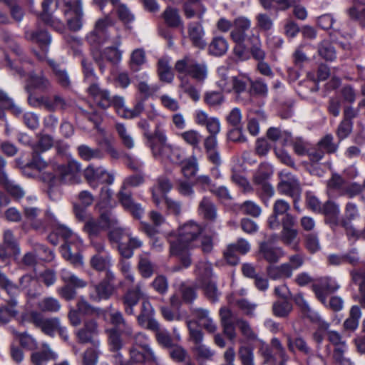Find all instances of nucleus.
<instances>
[{
    "label": "nucleus",
    "instance_id": "4be33fe9",
    "mask_svg": "<svg viewBox=\"0 0 365 365\" xmlns=\"http://www.w3.org/2000/svg\"><path fill=\"white\" fill-rule=\"evenodd\" d=\"M259 252L262 258L269 263L277 262L284 255L282 248L274 247L269 242H260Z\"/></svg>",
    "mask_w": 365,
    "mask_h": 365
},
{
    "label": "nucleus",
    "instance_id": "a878e982",
    "mask_svg": "<svg viewBox=\"0 0 365 365\" xmlns=\"http://www.w3.org/2000/svg\"><path fill=\"white\" fill-rule=\"evenodd\" d=\"M204 34V30L200 23L194 22L188 25V35L194 46L199 48L205 47L206 42L203 39Z\"/></svg>",
    "mask_w": 365,
    "mask_h": 365
},
{
    "label": "nucleus",
    "instance_id": "7ed1b4c3",
    "mask_svg": "<svg viewBox=\"0 0 365 365\" xmlns=\"http://www.w3.org/2000/svg\"><path fill=\"white\" fill-rule=\"evenodd\" d=\"M175 70L178 76H188L197 83H202L207 78L208 68L205 63L198 62L190 56H185L176 61Z\"/></svg>",
    "mask_w": 365,
    "mask_h": 365
},
{
    "label": "nucleus",
    "instance_id": "de8ad7c7",
    "mask_svg": "<svg viewBox=\"0 0 365 365\" xmlns=\"http://www.w3.org/2000/svg\"><path fill=\"white\" fill-rule=\"evenodd\" d=\"M238 210L244 215H250L253 217H258L262 212L259 205L252 200L245 201L238 205Z\"/></svg>",
    "mask_w": 365,
    "mask_h": 365
},
{
    "label": "nucleus",
    "instance_id": "49530a36",
    "mask_svg": "<svg viewBox=\"0 0 365 365\" xmlns=\"http://www.w3.org/2000/svg\"><path fill=\"white\" fill-rule=\"evenodd\" d=\"M326 335L327 340L329 342V344H327L325 348L327 355H331V346H333V349H335L346 344L341 334L336 331H327Z\"/></svg>",
    "mask_w": 365,
    "mask_h": 365
},
{
    "label": "nucleus",
    "instance_id": "4468645a",
    "mask_svg": "<svg viewBox=\"0 0 365 365\" xmlns=\"http://www.w3.org/2000/svg\"><path fill=\"white\" fill-rule=\"evenodd\" d=\"M112 24L113 21L108 16L98 19L96 22L93 30L86 37L88 43L92 46H98L102 43L104 32L108 26L112 25Z\"/></svg>",
    "mask_w": 365,
    "mask_h": 365
},
{
    "label": "nucleus",
    "instance_id": "864d4df0",
    "mask_svg": "<svg viewBox=\"0 0 365 365\" xmlns=\"http://www.w3.org/2000/svg\"><path fill=\"white\" fill-rule=\"evenodd\" d=\"M27 37L38 43L42 48H46L51 41V36L46 31H32L27 34Z\"/></svg>",
    "mask_w": 365,
    "mask_h": 365
},
{
    "label": "nucleus",
    "instance_id": "393cba45",
    "mask_svg": "<svg viewBox=\"0 0 365 365\" xmlns=\"http://www.w3.org/2000/svg\"><path fill=\"white\" fill-rule=\"evenodd\" d=\"M323 213L327 220L332 226H339L340 224L339 215L340 208L339 205L334 201L328 200L322 206L321 211Z\"/></svg>",
    "mask_w": 365,
    "mask_h": 365
},
{
    "label": "nucleus",
    "instance_id": "6e6552de",
    "mask_svg": "<svg viewBox=\"0 0 365 365\" xmlns=\"http://www.w3.org/2000/svg\"><path fill=\"white\" fill-rule=\"evenodd\" d=\"M83 176L93 188H96L98 182L110 185L114 181V177L112 174L108 173L102 167H95L93 165H89L83 171Z\"/></svg>",
    "mask_w": 365,
    "mask_h": 365
},
{
    "label": "nucleus",
    "instance_id": "6ab92c4d",
    "mask_svg": "<svg viewBox=\"0 0 365 365\" xmlns=\"http://www.w3.org/2000/svg\"><path fill=\"white\" fill-rule=\"evenodd\" d=\"M284 336L286 339L287 349L291 353L295 354L298 351L306 356L311 354V348L302 336H293L289 333H284Z\"/></svg>",
    "mask_w": 365,
    "mask_h": 365
},
{
    "label": "nucleus",
    "instance_id": "9d476101",
    "mask_svg": "<svg viewBox=\"0 0 365 365\" xmlns=\"http://www.w3.org/2000/svg\"><path fill=\"white\" fill-rule=\"evenodd\" d=\"M251 21L245 17H239L233 22V29L230 37L236 43H247L251 34H249Z\"/></svg>",
    "mask_w": 365,
    "mask_h": 365
},
{
    "label": "nucleus",
    "instance_id": "39448f33",
    "mask_svg": "<svg viewBox=\"0 0 365 365\" xmlns=\"http://www.w3.org/2000/svg\"><path fill=\"white\" fill-rule=\"evenodd\" d=\"M117 225V219L110 212H106L101 213L98 219L88 217L85 222L83 231L92 240L98 237L103 230Z\"/></svg>",
    "mask_w": 365,
    "mask_h": 365
},
{
    "label": "nucleus",
    "instance_id": "5701e85b",
    "mask_svg": "<svg viewBox=\"0 0 365 365\" xmlns=\"http://www.w3.org/2000/svg\"><path fill=\"white\" fill-rule=\"evenodd\" d=\"M98 324L94 319H88L84 322L83 327L80 329L76 336L78 341L82 344L92 342L93 338L98 334Z\"/></svg>",
    "mask_w": 365,
    "mask_h": 365
},
{
    "label": "nucleus",
    "instance_id": "9b49d317",
    "mask_svg": "<svg viewBox=\"0 0 365 365\" xmlns=\"http://www.w3.org/2000/svg\"><path fill=\"white\" fill-rule=\"evenodd\" d=\"M250 250V243L243 238H240L236 242L227 246L224 252V257L227 263L235 265L239 262L237 253L245 255Z\"/></svg>",
    "mask_w": 365,
    "mask_h": 365
},
{
    "label": "nucleus",
    "instance_id": "ea45409f",
    "mask_svg": "<svg viewBox=\"0 0 365 365\" xmlns=\"http://www.w3.org/2000/svg\"><path fill=\"white\" fill-rule=\"evenodd\" d=\"M199 287L203 290L205 297L212 302L218 301L221 294L217 288L216 282L213 279L199 284Z\"/></svg>",
    "mask_w": 365,
    "mask_h": 365
},
{
    "label": "nucleus",
    "instance_id": "774afa93",
    "mask_svg": "<svg viewBox=\"0 0 365 365\" xmlns=\"http://www.w3.org/2000/svg\"><path fill=\"white\" fill-rule=\"evenodd\" d=\"M138 91L142 96V101L148 99L149 97L155 94L158 90L156 86L149 85L145 81H140L137 86Z\"/></svg>",
    "mask_w": 365,
    "mask_h": 365
},
{
    "label": "nucleus",
    "instance_id": "f704fd0d",
    "mask_svg": "<svg viewBox=\"0 0 365 365\" xmlns=\"http://www.w3.org/2000/svg\"><path fill=\"white\" fill-rule=\"evenodd\" d=\"M229 44L226 38L216 36L212 38L208 46L210 54L220 56L224 55L228 50Z\"/></svg>",
    "mask_w": 365,
    "mask_h": 365
},
{
    "label": "nucleus",
    "instance_id": "cd10ccee",
    "mask_svg": "<svg viewBox=\"0 0 365 365\" xmlns=\"http://www.w3.org/2000/svg\"><path fill=\"white\" fill-rule=\"evenodd\" d=\"M195 274L198 285L213 279L212 265L207 262H198L195 265Z\"/></svg>",
    "mask_w": 365,
    "mask_h": 365
},
{
    "label": "nucleus",
    "instance_id": "6e6d98bb",
    "mask_svg": "<svg viewBox=\"0 0 365 365\" xmlns=\"http://www.w3.org/2000/svg\"><path fill=\"white\" fill-rule=\"evenodd\" d=\"M115 226L116 225L110 228V230L108 233V237L111 243L118 244V247L120 244L123 243L122 240L124 237H127L129 233L126 231L125 229Z\"/></svg>",
    "mask_w": 365,
    "mask_h": 365
},
{
    "label": "nucleus",
    "instance_id": "0e129e2a",
    "mask_svg": "<svg viewBox=\"0 0 365 365\" xmlns=\"http://www.w3.org/2000/svg\"><path fill=\"white\" fill-rule=\"evenodd\" d=\"M154 314V309L148 300H144L141 304V312L138 316V322L140 326H145L146 320L148 318L153 317Z\"/></svg>",
    "mask_w": 365,
    "mask_h": 365
},
{
    "label": "nucleus",
    "instance_id": "a18cd8bd",
    "mask_svg": "<svg viewBox=\"0 0 365 365\" xmlns=\"http://www.w3.org/2000/svg\"><path fill=\"white\" fill-rule=\"evenodd\" d=\"M178 78L180 81L179 86L182 89L184 93L187 94L192 101L195 102L199 101L200 93L196 87L190 82L189 79L185 76H178Z\"/></svg>",
    "mask_w": 365,
    "mask_h": 365
},
{
    "label": "nucleus",
    "instance_id": "20e7f679",
    "mask_svg": "<svg viewBox=\"0 0 365 365\" xmlns=\"http://www.w3.org/2000/svg\"><path fill=\"white\" fill-rule=\"evenodd\" d=\"M54 234L61 237L64 240V243L61 247L63 257L74 264H81L83 263L82 257L79 255L78 249L73 251V248L76 247L78 241L76 235L63 225L57 226Z\"/></svg>",
    "mask_w": 365,
    "mask_h": 365
},
{
    "label": "nucleus",
    "instance_id": "2eb2a0df",
    "mask_svg": "<svg viewBox=\"0 0 365 365\" xmlns=\"http://www.w3.org/2000/svg\"><path fill=\"white\" fill-rule=\"evenodd\" d=\"M54 0H43L42 12L40 14V19L44 22L45 24L51 27L56 31L63 32L65 30V24L63 21L53 16L50 12V5Z\"/></svg>",
    "mask_w": 365,
    "mask_h": 365
},
{
    "label": "nucleus",
    "instance_id": "680f3d73",
    "mask_svg": "<svg viewBox=\"0 0 365 365\" xmlns=\"http://www.w3.org/2000/svg\"><path fill=\"white\" fill-rule=\"evenodd\" d=\"M182 139L193 148L199 146L202 136L197 130H189L180 134Z\"/></svg>",
    "mask_w": 365,
    "mask_h": 365
},
{
    "label": "nucleus",
    "instance_id": "603ef678",
    "mask_svg": "<svg viewBox=\"0 0 365 365\" xmlns=\"http://www.w3.org/2000/svg\"><path fill=\"white\" fill-rule=\"evenodd\" d=\"M48 63L52 67L58 83L63 87H68L71 84V81L67 72L53 61H49Z\"/></svg>",
    "mask_w": 365,
    "mask_h": 365
},
{
    "label": "nucleus",
    "instance_id": "338daca9",
    "mask_svg": "<svg viewBox=\"0 0 365 365\" xmlns=\"http://www.w3.org/2000/svg\"><path fill=\"white\" fill-rule=\"evenodd\" d=\"M192 351L195 353L197 359H202L204 360H211L215 355V351L202 343L197 346H194Z\"/></svg>",
    "mask_w": 365,
    "mask_h": 365
},
{
    "label": "nucleus",
    "instance_id": "bb28decb",
    "mask_svg": "<svg viewBox=\"0 0 365 365\" xmlns=\"http://www.w3.org/2000/svg\"><path fill=\"white\" fill-rule=\"evenodd\" d=\"M183 11L185 17L187 19L197 16L201 20L206 11V9L200 4V0H187L183 4Z\"/></svg>",
    "mask_w": 365,
    "mask_h": 365
},
{
    "label": "nucleus",
    "instance_id": "2f4dec72",
    "mask_svg": "<svg viewBox=\"0 0 365 365\" xmlns=\"http://www.w3.org/2000/svg\"><path fill=\"white\" fill-rule=\"evenodd\" d=\"M198 211L206 220H215L217 217L216 206L209 197H205L200 202Z\"/></svg>",
    "mask_w": 365,
    "mask_h": 365
},
{
    "label": "nucleus",
    "instance_id": "5fc2aeb1",
    "mask_svg": "<svg viewBox=\"0 0 365 365\" xmlns=\"http://www.w3.org/2000/svg\"><path fill=\"white\" fill-rule=\"evenodd\" d=\"M292 310V306L287 301H277L272 305L273 314L277 317H286Z\"/></svg>",
    "mask_w": 365,
    "mask_h": 365
},
{
    "label": "nucleus",
    "instance_id": "f03ea898",
    "mask_svg": "<svg viewBox=\"0 0 365 365\" xmlns=\"http://www.w3.org/2000/svg\"><path fill=\"white\" fill-rule=\"evenodd\" d=\"M130 359L135 363L153 364L158 365V359L148 344V336L141 332L134 334L130 339Z\"/></svg>",
    "mask_w": 365,
    "mask_h": 365
},
{
    "label": "nucleus",
    "instance_id": "09e8293b",
    "mask_svg": "<svg viewBox=\"0 0 365 365\" xmlns=\"http://www.w3.org/2000/svg\"><path fill=\"white\" fill-rule=\"evenodd\" d=\"M238 357L242 365H255L253 349L247 345L239 347Z\"/></svg>",
    "mask_w": 365,
    "mask_h": 365
},
{
    "label": "nucleus",
    "instance_id": "c756f323",
    "mask_svg": "<svg viewBox=\"0 0 365 365\" xmlns=\"http://www.w3.org/2000/svg\"><path fill=\"white\" fill-rule=\"evenodd\" d=\"M268 277L274 280L290 278L292 276L290 266L283 263L278 266L269 265L267 268Z\"/></svg>",
    "mask_w": 365,
    "mask_h": 365
},
{
    "label": "nucleus",
    "instance_id": "79ce46f5",
    "mask_svg": "<svg viewBox=\"0 0 365 365\" xmlns=\"http://www.w3.org/2000/svg\"><path fill=\"white\" fill-rule=\"evenodd\" d=\"M359 215L357 205L355 203L349 202L345 205L344 215L341 218L340 224H344V225L351 224L352 221L359 218Z\"/></svg>",
    "mask_w": 365,
    "mask_h": 365
},
{
    "label": "nucleus",
    "instance_id": "a211bd4d",
    "mask_svg": "<svg viewBox=\"0 0 365 365\" xmlns=\"http://www.w3.org/2000/svg\"><path fill=\"white\" fill-rule=\"evenodd\" d=\"M339 288V286L334 281L329 278H322L317 282L313 284V290L317 297L325 304L327 296Z\"/></svg>",
    "mask_w": 365,
    "mask_h": 365
},
{
    "label": "nucleus",
    "instance_id": "e2e57ef3",
    "mask_svg": "<svg viewBox=\"0 0 365 365\" xmlns=\"http://www.w3.org/2000/svg\"><path fill=\"white\" fill-rule=\"evenodd\" d=\"M61 278L65 284H68L75 289L76 288H83L87 285L85 280L69 272H63Z\"/></svg>",
    "mask_w": 365,
    "mask_h": 365
},
{
    "label": "nucleus",
    "instance_id": "473e14b6",
    "mask_svg": "<svg viewBox=\"0 0 365 365\" xmlns=\"http://www.w3.org/2000/svg\"><path fill=\"white\" fill-rule=\"evenodd\" d=\"M181 173L187 179L194 177L198 170L197 159L195 156H190L186 159H181L180 163Z\"/></svg>",
    "mask_w": 365,
    "mask_h": 365
},
{
    "label": "nucleus",
    "instance_id": "58836bf2",
    "mask_svg": "<svg viewBox=\"0 0 365 365\" xmlns=\"http://www.w3.org/2000/svg\"><path fill=\"white\" fill-rule=\"evenodd\" d=\"M78 154L81 159L89 161L93 159H101L103 153L99 148H92L86 145H81L77 148Z\"/></svg>",
    "mask_w": 365,
    "mask_h": 365
},
{
    "label": "nucleus",
    "instance_id": "c9c22d12",
    "mask_svg": "<svg viewBox=\"0 0 365 365\" xmlns=\"http://www.w3.org/2000/svg\"><path fill=\"white\" fill-rule=\"evenodd\" d=\"M37 308L41 312L56 313L61 309V304L57 299L46 297L38 301Z\"/></svg>",
    "mask_w": 365,
    "mask_h": 365
},
{
    "label": "nucleus",
    "instance_id": "aec40b11",
    "mask_svg": "<svg viewBox=\"0 0 365 365\" xmlns=\"http://www.w3.org/2000/svg\"><path fill=\"white\" fill-rule=\"evenodd\" d=\"M172 187V183L166 177H160L157 179L156 184L150 189L152 199L156 206H159L161 199H164V196H167L166 194Z\"/></svg>",
    "mask_w": 365,
    "mask_h": 365
},
{
    "label": "nucleus",
    "instance_id": "bf43d9fd",
    "mask_svg": "<svg viewBox=\"0 0 365 365\" xmlns=\"http://www.w3.org/2000/svg\"><path fill=\"white\" fill-rule=\"evenodd\" d=\"M318 53L326 61H333L336 58L335 49L327 41H324L319 44Z\"/></svg>",
    "mask_w": 365,
    "mask_h": 365
},
{
    "label": "nucleus",
    "instance_id": "f257e3e1",
    "mask_svg": "<svg viewBox=\"0 0 365 365\" xmlns=\"http://www.w3.org/2000/svg\"><path fill=\"white\" fill-rule=\"evenodd\" d=\"M203 229L199 224L189 221L180 226L176 234L171 233L168 236L170 254L177 257L182 265L174 266L173 272L180 271L182 267L187 268L192 264L189 250L192 248L194 243L201 235Z\"/></svg>",
    "mask_w": 365,
    "mask_h": 365
},
{
    "label": "nucleus",
    "instance_id": "13d9d810",
    "mask_svg": "<svg viewBox=\"0 0 365 365\" xmlns=\"http://www.w3.org/2000/svg\"><path fill=\"white\" fill-rule=\"evenodd\" d=\"M324 153H334L339 147V145L334 142V137L331 134H327L317 143Z\"/></svg>",
    "mask_w": 365,
    "mask_h": 365
},
{
    "label": "nucleus",
    "instance_id": "b1692460",
    "mask_svg": "<svg viewBox=\"0 0 365 365\" xmlns=\"http://www.w3.org/2000/svg\"><path fill=\"white\" fill-rule=\"evenodd\" d=\"M120 45V38L118 36L113 46H108L102 51L101 58L113 65L118 64L122 58V51L118 48Z\"/></svg>",
    "mask_w": 365,
    "mask_h": 365
},
{
    "label": "nucleus",
    "instance_id": "e433bc0d",
    "mask_svg": "<svg viewBox=\"0 0 365 365\" xmlns=\"http://www.w3.org/2000/svg\"><path fill=\"white\" fill-rule=\"evenodd\" d=\"M146 62V53L143 48L133 50L130 56L129 67L133 72H138Z\"/></svg>",
    "mask_w": 365,
    "mask_h": 365
},
{
    "label": "nucleus",
    "instance_id": "72a5a7b5",
    "mask_svg": "<svg viewBox=\"0 0 365 365\" xmlns=\"http://www.w3.org/2000/svg\"><path fill=\"white\" fill-rule=\"evenodd\" d=\"M246 45L250 48L252 57L257 61H262L265 58V52L262 49V43L259 35L251 34Z\"/></svg>",
    "mask_w": 365,
    "mask_h": 365
},
{
    "label": "nucleus",
    "instance_id": "ddd939ff",
    "mask_svg": "<svg viewBox=\"0 0 365 365\" xmlns=\"http://www.w3.org/2000/svg\"><path fill=\"white\" fill-rule=\"evenodd\" d=\"M52 88L51 81L42 73H30L26 81L25 90L27 93H34V90L48 92Z\"/></svg>",
    "mask_w": 365,
    "mask_h": 365
},
{
    "label": "nucleus",
    "instance_id": "412c9836",
    "mask_svg": "<svg viewBox=\"0 0 365 365\" xmlns=\"http://www.w3.org/2000/svg\"><path fill=\"white\" fill-rule=\"evenodd\" d=\"M113 279V275L111 273L108 274L106 279L95 286L96 294H91V298L93 300L108 299L115 289L113 284L110 282Z\"/></svg>",
    "mask_w": 365,
    "mask_h": 365
},
{
    "label": "nucleus",
    "instance_id": "37998d69",
    "mask_svg": "<svg viewBox=\"0 0 365 365\" xmlns=\"http://www.w3.org/2000/svg\"><path fill=\"white\" fill-rule=\"evenodd\" d=\"M68 106L69 104L65 98L58 94H56L48 96L46 110L50 112H54L57 110H64Z\"/></svg>",
    "mask_w": 365,
    "mask_h": 365
},
{
    "label": "nucleus",
    "instance_id": "69168bd1",
    "mask_svg": "<svg viewBox=\"0 0 365 365\" xmlns=\"http://www.w3.org/2000/svg\"><path fill=\"white\" fill-rule=\"evenodd\" d=\"M179 292L183 302L185 303H192L197 298L196 289L185 283L180 285Z\"/></svg>",
    "mask_w": 365,
    "mask_h": 365
},
{
    "label": "nucleus",
    "instance_id": "c85d7f7f",
    "mask_svg": "<svg viewBox=\"0 0 365 365\" xmlns=\"http://www.w3.org/2000/svg\"><path fill=\"white\" fill-rule=\"evenodd\" d=\"M127 238L128 242L120 244L118 251L123 257L129 259L133 255V250L140 248L143 245V242L139 238L133 237L130 233Z\"/></svg>",
    "mask_w": 365,
    "mask_h": 365
},
{
    "label": "nucleus",
    "instance_id": "4d7b16f0",
    "mask_svg": "<svg viewBox=\"0 0 365 365\" xmlns=\"http://www.w3.org/2000/svg\"><path fill=\"white\" fill-rule=\"evenodd\" d=\"M64 9L63 14L68 16L70 13L83 14L82 1L81 0H63Z\"/></svg>",
    "mask_w": 365,
    "mask_h": 365
},
{
    "label": "nucleus",
    "instance_id": "f8f14e48",
    "mask_svg": "<svg viewBox=\"0 0 365 365\" xmlns=\"http://www.w3.org/2000/svg\"><path fill=\"white\" fill-rule=\"evenodd\" d=\"M279 175L282 180L278 185L279 192L292 197L299 195L301 189L298 180L285 170H282Z\"/></svg>",
    "mask_w": 365,
    "mask_h": 365
},
{
    "label": "nucleus",
    "instance_id": "423d86ee",
    "mask_svg": "<svg viewBox=\"0 0 365 365\" xmlns=\"http://www.w3.org/2000/svg\"><path fill=\"white\" fill-rule=\"evenodd\" d=\"M30 321L43 333L53 336L56 332L60 336L66 333V327L61 325V322L58 317L45 318L37 311H32L30 313Z\"/></svg>",
    "mask_w": 365,
    "mask_h": 365
},
{
    "label": "nucleus",
    "instance_id": "4c0bfd02",
    "mask_svg": "<svg viewBox=\"0 0 365 365\" xmlns=\"http://www.w3.org/2000/svg\"><path fill=\"white\" fill-rule=\"evenodd\" d=\"M17 304V300L14 297H11L7 301V304L0 308V321L6 323L11 318L16 317L18 314Z\"/></svg>",
    "mask_w": 365,
    "mask_h": 365
},
{
    "label": "nucleus",
    "instance_id": "f3484780",
    "mask_svg": "<svg viewBox=\"0 0 365 365\" xmlns=\"http://www.w3.org/2000/svg\"><path fill=\"white\" fill-rule=\"evenodd\" d=\"M40 210L37 207H26L24 209L25 217L31 223V226L37 230H45L48 224V220L51 219V214L48 212L46 213L43 219H38Z\"/></svg>",
    "mask_w": 365,
    "mask_h": 365
},
{
    "label": "nucleus",
    "instance_id": "8fccbe9b",
    "mask_svg": "<svg viewBox=\"0 0 365 365\" xmlns=\"http://www.w3.org/2000/svg\"><path fill=\"white\" fill-rule=\"evenodd\" d=\"M158 73L161 81L170 83L173 80L174 74L168 62L164 59H160L158 63Z\"/></svg>",
    "mask_w": 365,
    "mask_h": 365
},
{
    "label": "nucleus",
    "instance_id": "a19ab883",
    "mask_svg": "<svg viewBox=\"0 0 365 365\" xmlns=\"http://www.w3.org/2000/svg\"><path fill=\"white\" fill-rule=\"evenodd\" d=\"M56 357L57 354L51 351L48 346L44 345L42 351L34 352L31 354V359L35 365H41L43 362L55 359Z\"/></svg>",
    "mask_w": 365,
    "mask_h": 365
},
{
    "label": "nucleus",
    "instance_id": "0eeeda50",
    "mask_svg": "<svg viewBox=\"0 0 365 365\" xmlns=\"http://www.w3.org/2000/svg\"><path fill=\"white\" fill-rule=\"evenodd\" d=\"M54 170L56 174L63 182L70 184L80 182V163L76 160H70L66 164L56 165Z\"/></svg>",
    "mask_w": 365,
    "mask_h": 365
},
{
    "label": "nucleus",
    "instance_id": "7c9ffc66",
    "mask_svg": "<svg viewBox=\"0 0 365 365\" xmlns=\"http://www.w3.org/2000/svg\"><path fill=\"white\" fill-rule=\"evenodd\" d=\"M162 17L165 24L172 28L183 26V22L177 9L170 6L167 7L162 14Z\"/></svg>",
    "mask_w": 365,
    "mask_h": 365
},
{
    "label": "nucleus",
    "instance_id": "dca6fc26",
    "mask_svg": "<svg viewBox=\"0 0 365 365\" xmlns=\"http://www.w3.org/2000/svg\"><path fill=\"white\" fill-rule=\"evenodd\" d=\"M143 296L142 286L136 284L134 287L128 289L122 297L125 312L127 314H134L133 307L139 302Z\"/></svg>",
    "mask_w": 365,
    "mask_h": 365
},
{
    "label": "nucleus",
    "instance_id": "1a4fd4ad",
    "mask_svg": "<svg viewBox=\"0 0 365 365\" xmlns=\"http://www.w3.org/2000/svg\"><path fill=\"white\" fill-rule=\"evenodd\" d=\"M150 147L153 156L157 159L168 160L173 163H178L182 158L180 151L169 143L158 145L154 142H151Z\"/></svg>",
    "mask_w": 365,
    "mask_h": 365
},
{
    "label": "nucleus",
    "instance_id": "3c124183",
    "mask_svg": "<svg viewBox=\"0 0 365 365\" xmlns=\"http://www.w3.org/2000/svg\"><path fill=\"white\" fill-rule=\"evenodd\" d=\"M267 138L272 141H279L282 145H286L291 139V135L277 128H270L267 133Z\"/></svg>",
    "mask_w": 365,
    "mask_h": 365
},
{
    "label": "nucleus",
    "instance_id": "052dcab7",
    "mask_svg": "<svg viewBox=\"0 0 365 365\" xmlns=\"http://www.w3.org/2000/svg\"><path fill=\"white\" fill-rule=\"evenodd\" d=\"M297 235L298 232L295 229H282L279 238L285 245H292V249L297 250L299 248L298 244L292 245Z\"/></svg>",
    "mask_w": 365,
    "mask_h": 365
},
{
    "label": "nucleus",
    "instance_id": "c03bdc74",
    "mask_svg": "<svg viewBox=\"0 0 365 365\" xmlns=\"http://www.w3.org/2000/svg\"><path fill=\"white\" fill-rule=\"evenodd\" d=\"M115 128L122 144L128 149L133 148L135 145L134 139L128 132L125 125L123 123H117Z\"/></svg>",
    "mask_w": 365,
    "mask_h": 365
}]
</instances>
